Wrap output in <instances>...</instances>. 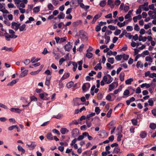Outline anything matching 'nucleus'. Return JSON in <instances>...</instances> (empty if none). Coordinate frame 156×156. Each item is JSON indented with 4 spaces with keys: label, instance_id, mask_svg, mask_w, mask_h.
Listing matches in <instances>:
<instances>
[{
    "label": "nucleus",
    "instance_id": "1",
    "mask_svg": "<svg viewBox=\"0 0 156 156\" xmlns=\"http://www.w3.org/2000/svg\"><path fill=\"white\" fill-rule=\"evenodd\" d=\"M113 78L109 74H107L103 77L102 80L101 82V85L103 86L105 85L104 82L105 83L109 84L111 83L113 80Z\"/></svg>",
    "mask_w": 156,
    "mask_h": 156
},
{
    "label": "nucleus",
    "instance_id": "2",
    "mask_svg": "<svg viewBox=\"0 0 156 156\" xmlns=\"http://www.w3.org/2000/svg\"><path fill=\"white\" fill-rule=\"evenodd\" d=\"M148 2H146L142 5H140L139 6L143 10L147 11L149 10V8L148 7Z\"/></svg>",
    "mask_w": 156,
    "mask_h": 156
},
{
    "label": "nucleus",
    "instance_id": "3",
    "mask_svg": "<svg viewBox=\"0 0 156 156\" xmlns=\"http://www.w3.org/2000/svg\"><path fill=\"white\" fill-rule=\"evenodd\" d=\"M90 85L89 83H84L82 87V89L83 91L86 92L90 88Z\"/></svg>",
    "mask_w": 156,
    "mask_h": 156
},
{
    "label": "nucleus",
    "instance_id": "4",
    "mask_svg": "<svg viewBox=\"0 0 156 156\" xmlns=\"http://www.w3.org/2000/svg\"><path fill=\"white\" fill-rule=\"evenodd\" d=\"M39 97L41 99L47 100L49 99L50 97L46 93H41L39 94Z\"/></svg>",
    "mask_w": 156,
    "mask_h": 156
},
{
    "label": "nucleus",
    "instance_id": "5",
    "mask_svg": "<svg viewBox=\"0 0 156 156\" xmlns=\"http://www.w3.org/2000/svg\"><path fill=\"white\" fill-rule=\"evenodd\" d=\"M117 129L119 130V131L118 134V136L117 138V140L118 141H119L121 140V138L122 137V135L121 134V133L122 132V127L121 126H119L118 128Z\"/></svg>",
    "mask_w": 156,
    "mask_h": 156
},
{
    "label": "nucleus",
    "instance_id": "6",
    "mask_svg": "<svg viewBox=\"0 0 156 156\" xmlns=\"http://www.w3.org/2000/svg\"><path fill=\"white\" fill-rule=\"evenodd\" d=\"M20 25V23L18 24L15 22H13L12 23V28L16 30L17 31L19 29V26Z\"/></svg>",
    "mask_w": 156,
    "mask_h": 156
},
{
    "label": "nucleus",
    "instance_id": "7",
    "mask_svg": "<svg viewBox=\"0 0 156 156\" xmlns=\"http://www.w3.org/2000/svg\"><path fill=\"white\" fill-rule=\"evenodd\" d=\"M115 84H116V87H117L118 85V83L117 82H113L110 84L109 85L108 90L109 91H111L115 87Z\"/></svg>",
    "mask_w": 156,
    "mask_h": 156
},
{
    "label": "nucleus",
    "instance_id": "8",
    "mask_svg": "<svg viewBox=\"0 0 156 156\" xmlns=\"http://www.w3.org/2000/svg\"><path fill=\"white\" fill-rule=\"evenodd\" d=\"M72 45L69 42L67 44H66L64 47L66 51H69L71 49Z\"/></svg>",
    "mask_w": 156,
    "mask_h": 156
},
{
    "label": "nucleus",
    "instance_id": "9",
    "mask_svg": "<svg viewBox=\"0 0 156 156\" xmlns=\"http://www.w3.org/2000/svg\"><path fill=\"white\" fill-rule=\"evenodd\" d=\"M0 50L1 51H10L12 50V48H8L6 46H4L2 47Z\"/></svg>",
    "mask_w": 156,
    "mask_h": 156
},
{
    "label": "nucleus",
    "instance_id": "10",
    "mask_svg": "<svg viewBox=\"0 0 156 156\" xmlns=\"http://www.w3.org/2000/svg\"><path fill=\"white\" fill-rule=\"evenodd\" d=\"M10 111L12 112H15L19 113H20L22 111L21 110L18 108H13L10 109Z\"/></svg>",
    "mask_w": 156,
    "mask_h": 156
},
{
    "label": "nucleus",
    "instance_id": "11",
    "mask_svg": "<svg viewBox=\"0 0 156 156\" xmlns=\"http://www.w3.org/2000/svg\"><path fill=\"white\" fill-rule=\"evenodd\" d=\"M28 70H25L22 72L19 76V77L22 78L27 75L28 73Z\"/></svg>",
    "mask_w": 156,
    "mask_h": 156
},
{
    "label": "nucleus",
    "instance_id": "12",
    "mask_svg": "<svg viewBox=\"0 0 156 156\" xmlns=\"http://www.w3.org/2000/svg\"><path fill=\"white\" fill-rule=\"evenodd\" d=\"M101 16V14L100 15H99L98 14H97L94 16V17L93 18L92 21V23L94 24L95 23V22L97 20L99 19Z\"/></svg>",
    "mask_w": 156,
    "mask_h": 156
},
{
    "label": "nucleus",
    "instance_id": "13",
    "mask_svg": "<svg viewBox=\"0 0 156 156\" xmlns=\"http://www.w3.org/2000/svg\"><path fill=\"white\" fill-rule=\"evenodd\" d=\"M18 80H19V79H16L15 80H12L11 82H10V83H8L7 84V85L12 86L14 84L16 83L18 81Z\"/></svg>",
    "mask_w": 156,
    "mask_h": 156
},
{
    "label": "nucleus",
    "instance_id": "14",
    "mask_svg": "<svg viewBox=\"0 0 156 156\" xmlns=\"http://www.w3.org/2000/svg\"><path fill=\"white\" fill-rule=\"evenodd\" d=\"M74 101L75 102V104L76 105H81L80 103V98H76L74 99Z\"/></svg>",
    "mask_w": 156,
    "mask_h": 156
},
{
    "label": "nucleus",
    "instance_id": "15",
    "mask_svg": "<svg viewBox=\"0 0 156 156\" xmlns=\"http://www.w3.org/2000/svg\"><path fill=\"white\" fill-rule=\"evenodd\" d=\"M147 135V133L145 131H142L141 132L140 134V136L141 138H145Z\"/></svg>",
    "mask_w": 156,
    "mask_h": 156
},
{
    "label": "nucleus",
    "instance_id": "16",
    "mask_svg": "<svg viewBox=\"0 0 156 156\" xmlns=\"http://www.w3.org/2000/svg\"><path fill=\"white\" fill-rule=\"evenodd\" d=\"M51 78V76L48 77V78L47 77L46 78L45 84L48 87H49L50 86V82Z\"/></svg>",
    "mask_w": 156,
    "mask_h": 156
},
{
    "label": "nucleus",
    "instance_id": "17",
    "mask_svg": "<svg viewBox=\"0 0 156 156\" xmlns=\"http://www.w3.org/2000/svg\"><path fill=\"white\" fill-rule=\"evenodd\" d=\"M60 132L62 134H64L66 133H68L69 130L66 128H63L61 129Z\"/></svg>",
    "mask_w": 156,
    "mask_h": 156
},
{
    "label": "nucleus",
    "instance_id": "18",
    "mask_svg": "<svg viewBox=\"0 0 156 156\" xmlns=\"http://www.w3.org/2000/svg\"><path fill=\"white\" fill-rule=\"evenodd\" d=\"M106 0H103L100 2L99 5L101 7L105 6L107 3Z\"/></svg>",
    "mask_w": 156,
    "mask_h": 156
},
{
    "label": "nucleus",
    "instance_id": "19",
    "mask_svg": "<svg viewBox=\"0 0 156 156\" xmlns=\"http://www.w3.org/2000/svg\"><path fill=\"white\" fill-rule=\"evenodd\" d=\"M125 74L123 72H121L119 76V79L121 81H123L124 80Z\"/></svg>",
    "mask_w": 156,
    "mask_h": 156
},
{
    "label": "nucleus",
    "instance_id": "20",
    "mask_svg": "<svg viewBox=\"0 0 156 156\" xmlns=\"http://www.w3.org/2000/svg\"><path fill=\"white\" fill-rule=\"evenodd\" d=\"M26 25L25 24H23L21 26H20L19 28V29L20 31H25L26 30Z\"/></svg>",
    "mask_w": 156,
    "mask_h": 156
},
{
    "label": "nucleus",
    "instance_id": "21",
    "mask_svg": "<svg viewBox=\"0 0 156 156\" xmlns=\"http://www.w3.org/2000/svg\"><path fill=\"white\" fill-rule=\"evenodd\" d=\"M143 64L142 63L141 61H138L137 62L136 66L137 68H139V67L142 68L143 67Z\"/></svg>",
    "mask_w": 156,
    "mask_h": 156
},
{
    "label": "nucleus",
    "instance_id": "22",
    "mask_svg": "<svg viewBox=\"0 0 156 156\" xmlns=\"http://www.w3.org/2000/svg\"><path fill=\"white\" fill-rule=\"evenodd\" d=\"M95 115V113H91L87 115L86 116L87 120H89L90 118L94 116Z\"/></svg>",
    "mask_w": 156,
    "mask_h": 156
},
{
    "label": "nucleus",
    "instance_id": "23",
    "mask_svg": "<svg viewBox=\"0 0 156 156\" xmlns=\"http://www.w3.org/2000/svg\"><path fill=\"white\" fill-rule=\"evenodd\" d=\"M94 68L95 70H97L98 69L101 70L102 68V67L101 66V63H99L97 64L94 67Z\"/></svg>",
    "mask_w": 156,
    "mask_h": 156
},
{
    "label": "nucleus",
    "instance_id": "24",
    "mask_svg": "<svg viewBox=\"0 0 156 156\" xmlns=\"http://www.w3.org/2000/svg\"><path fill=\"white\" fill-rule=\"evenodd\" d=\"M133 80V78H129L126 80L125 83L127 85L130 84L131 83V82Z\"/></svg>",
    "mask_w": 156,
    "mask_h": 156
},
{
    "label": "nucleus",
    "instance_id": "25",
    "mask_svg": "<svg viewBox=\"0 0 156 156\" xmlns=\"http://www.w3.org/2000/svg\"><path fill=\"white\" fill-rule=\"evenodd\" d=\"M140 86L141 88H143L145 87H146L147 88H148L150 87V85L149 84H147V83H143L142 84H141Z\"/></svg>",
    "mask_w": 156,
    "mask_h": 156
},
{
    "label": "nucleus",
    "instance_id": "26",
    "mask_svg": "<svg viewBox=\"0 0 156 156\" xmlns=\"http://www.w3.org/2000/svg\"><path fill=\"white\" fill-rule=\"evenodd\" d=\"M69 76V73H64L63 76L62 77L61 79L62 80H64L67 78H68Z\"/></svg>",
    "mask_w": 156,
    "mask_h": 156
},
{
    "label": "nucleus",
    "instance_id": "27",
    "mask_svg": "<svg viewBox=\"0 0 156 156\" xmlns=\"http://www.w3.org/2000/svg\"><path fill=\"white\" fill-rule=\"evenodd\" d=\"M47 139L49 140H53V136L51 133H48L46 136Z\"/></svg>",
    "mask_w": 156,
    "mask_h": 156
},
{
    "label": "nucleus",
    "instance_id": "28",
    "mask_svg": "<svg viewBox=\"0 0 156 156\" xmlns=\"http://www.w3.org/2000/svg\"><path fill=\"white\" fill-rule=\"evenodd\" d=\"M5 37L6 38V40L7 41H9L10 40V35H9L7 32H5Z\"/></svg>",
    "mask_w": 156,
    "mask_h": 156
},
{
    "label": "nucleus",
    "instance_id": "29",
    "mask_svg": "<svg viewBox=\"0 0 156 156\" xmlns=\"http://www.w3.org/2000/svg\"><path fill=\"white\" fill-rule=\"evenodd\" d=\"M18 149L19 151H21L22 152L21 154H23L25 152V150L24 149H23L22 147L20 145H18Z\"/></svg>",
    "mask_w": 156,
    "mask_h": 156
},
{
    "label": "nucleus",
    "instance_id": "30",
    "mask_svg": "<svg viewBox=\"0 0 156 156\" xmlns=\"http://www.w3.org/2000/svg\"><path fill=\"white\" fill-rule=\"evenodd\" d=\"M120 151V149L119 147H115L112 152L113 153H118Z\"/></svg>",
    "mask_w": 156,
    "mask_h": 156
},
{
    "label": "nucleus",
    "instance_id": "31",
    "mask_svg": "<svg viewBox=\"0 0 156 156\" xmlns=\"http://www.w3.org/2000/svg\"><path fill=\"white\" fill-rule=\"evenodd\" d=\"M65 14L62 12H60L58 16V18L59 19H63L65 17Z\"/></svg>",
    "mask_w": 156,
    "mask_h": 156
},
{
    "label": "nucleus",
    "instance_id": "32",
    "mask_svg": "<svg viewBox=\"0 0 156 156\" xmlns=\"http://www.w3.org/2000/svg\"><path fill=\"white\" fill-rule=\"evenodd\" d=\"M73 84L74 83L73 81H71L67 84L66 86L68 88H69L73 86Z\"/></svg>",
    "mask_w": 156,
    "mask_h": 156
},
{
    "label": "nucleus",
    "instance_id": "33",
    "mask_svg": "<svg viewBox=\"0 0 156 156\" xmlns=\"http://www.w3.org/2000/svg\"><path fill=\"white\" fill-rule=\"evenodd\" d=\"M145 60L146 61L149 62L151 63L153 62L152 59L151 57L149 56H147L145 57Z\"/></svg>",
    "mask_w": 156,
    "mask_h": 156
},
{
    "label": "nucleus",
    "instance_id": "34",
    "mask_svg": "<svg viewBox=\"0 0 156 156\" xmlns=\"http://www.w3.org/2000/svg\"><path fill=\"white\" fill-rule=\"evenodd\" d=\"M40 7L37 6L34 8L33 10L34 12L35 13H37L38 12L40 11Z\"/></svg>",
    "mask_w": 156,
    "mask_h": 156
},
{
    "label": "nucleus",
    "instance_id": "35",
    "mask_svg": "<svg viewBox=\"0 0 156 156\" xmlns=\"http://www.w3.org/2000/svg\"><path fill=\"white\" fill-rule=\"evenodd\" d=\"M15 4L16 5L17 7L18 8L19 7V4L22 2L21 0H14Z\"/></svg>",
    "mask_w": 156,
    "mask_h": 156
},
{
    "label": "nucleus",
    "instance_id": "36",
    "mask_svg": "<svg viewBox=\"0 0 156 156\" xmlns=\"http://www.w3.org/2000/svg\"><path fill=\"white\" fill-rule=\"evenodd\" d=\"M108 61L111 64L114 63V59L113 58H109L108 59Z\"/></svg>",
    "mask_w": 156,
    "mask_h": 156
},
{
    "label": "nucleus",
    "instance_id": "37",
    "mask_svg": "<svg viewBox=\"0 0 156 156\" xmlns=\"http://www.w3.org/2000/svg\"><path fill=\"white\" fill-rule=\"evenodd\" d=\"M0 11L1 12H3V14H5V13L9 14V11L5 9V7H4L3 8H2L0 10Z\"/></svg>",
    "mask_w": 156,
    "mask_h": 156
},
{
    "label": "nucleus",
    "instance_id": "38",
    "mask_svg": "<svg viewBox=\"0 0 156 156\" xmlns=\"http://www.w3.org/2000/svg\"><path fill=\"white\" fill-rule=\"evenodd\" d=\"M86 57L89 58H90L93 56V54L91 52H87V53L86 54Z\"/></svg>",
    "mask_w": 156,
    "mask_h": 156
},
{
    "label": "nucleus",
    "instance_id": "39",
    "mask_svg": "<svg viewBox=\"0 0 156 156\" xmlns=\"http://www.w3.org/2000/svg\"><path fill=\"white\" fill-rule=\"evenodd\" d=\"M149 54V52L147 50H146L143 52L142 53V55L143 57L145 56L146 55H148Z\"/></svg>",
    "mask_w": 156,
    "mask_h": 156
},
{
    "label": "nucleus",
    "instance_id": "40",
    "mask_svg": "<svg viewBox=\"0 0 156 156\" xmlns=\"http://www.w3.org/2000/svg\"><path fill=\"white\" fill-rule=\"evenodd\" d=\"M105 43L107 44L110 40V37L109 36H105Z\"/></svg>",
    "mask_w": 156,
    "mask_h": 156
},
{
    "label": "nucleus",
    "instance_id": "41",
    "mask_svg": "<svg viewBox=\"0 0 156 156\" xmlns=\"http://www.w3.org/2000/svg\"><path fill=\"white\" fill-rule=\"evenodd\" d=\"M48 9L49 10H54V7L53 5L51 4V3H49L48 5Z\"/></svg>",
    "mask_w": 156,
    "mask_h": 156
},
{
    "label": "nucleus",
    "instance_id": "42",
    "mask_svg": "<svg viewBox=\"0 0 156 156\" xmlns=\"http://www.w3.org/2000/svg\"><path fill=\"white\" fill-rule=\"evenodd\" d=\"M62 115L60 114H58L57 115H54L53 116L52 118H55L57 119H59L61 117H62Z\"/></svg>",
    "mask_w": 156,
    "mask_h": 156
},
{
    "label": "nucleus",
    "instance_id": "43",
    "mask_svg": "<svg viewBox=\"0 0 156 156\" xmlns=\"http://www.w3.org/2000/svg\"><path fill=\"white\" fill-rule=\"evenodd\" d=\"M150 127L152 129H154L156 128V124L154 123H151Z\"/></svg>",
    "mask_w": 156,
    "mask_h": 156
},
{
    "label": "nucleus",
    "instance_id": "44",
    "mask_svg": "<svg viewBox=\"0 0 156 156\" xmlns=\"http://www.w3.org/2000/svg\"><path fill=\"white\" fill-rule=\"evenodd\" d=\"M73 65V70L74 71H75L77 68V65L76 63L74 62H72Z\"/></svg>",
    "mask_w": 156,
    "mask_h": 156
},
{
    "label": "nucleus",
    "instance_id": "45",
    "mask_svg": "<svg viewBox=\"0 0 156 156\" xmlns=\"http://www.w3.org/2000/svg\"><path fill=\"white\" fill-rule=\"evenodd\" d=\"M122 57L124 60H126L128 59L129 56L128 55L123 54L122 55Z\"/></svg>",
    "mask_w": 156,
    "mask_h": 156
},
{
    "label": "nucleus",
    "instance_id": "46",
    "mask_svg": "<svg viewBox=\"0 0 156 156\" xmlns=\"http://www.w3.org/2000/svg\"><path fill=\"white\" fill-rule=\"evenodd\" d=\"M122 55H118L115 57V59L116 60L119 61H120L122 58Z\"/></svg>",
    "mask_w": 156,
    "mask_h": 156
},
{
    "label": "nucleus",
    "instance_id": "47",
    "mask_svg": "<svg viewBox=\"0 0 156 156\" xmlns=\"http://www.w3.org/2000/svg\"><path fill=\"white\" fill-rule=\"evenodd\" d=\"M78 130L77 129H74L72 131V136H74L77 133V131Z\"/></svg>",
    "mask_w": 156,
    "mask_h": 156
},
{
    "label": "nucleus",
    "instance_id": "48",
    "mask_svg": "<svg viewBox=\"0 0 156 156\" xmlns=\"http://www.w3.org/2000/svg\"><path fill=\"white\" fill-rule=\"evenodd\" d=\"M151 23H149L147 24H145L144 25V28L145 29H147L150 28L151 27Z\"/></svg>",
    "mask_w": 156,
    "mask_h": 156
},
{
    "label": "nucleus",
    "instance_id": "49",
    "mask_svg": "<svg viewBox=\"0 0 156 156\" xmlns=\"http://www.w3.org/2000/svg\"><path fill=\"white\" fill-rule=\"evenodd\" d=\"M100 111L101 110L98 107H97L95 108V111L97 114L98 115L100 113Z\"/></svg>",
    "mask_w": 156,
    "mask_h": 156
},
{
    "label": "nucleus",
    "instance_id": "50",
    "mask_svg": "<svg viewBox=\"0 0 156 156\" xmlns=\"http://www.w3.org/2000/svg\"><path fill=\"white\" fill-rule=\"evenodd\" d=\"M40 72L39 70H37L36 71H32L30 72V74L31 75H36L38 74Z\"/></svg>",
    "mask_w": 156,
    "mask_h": 156
},
{
    "label": "nucleus",
    "instance_id": "51",
    "mask_svg": "<svg viewBox=\"0 0 156 156\" xmlns=\"http://www.w3.org/2000/svg\"><path fill=\"white\" fill-rule=\"evenodd\" d=\"M58 0H52V4L55 6L57 5L58 3Z\"/></svg>",
    "mask_w": 156,
    "mask_h": 156
},
{
    "label": "nucleus",
    "instance_id": "52",
    "mask_svg": "<svg viewBox=\"0 0 156 156\" xmlns=\"http://www.w3.org/2000/svg\"><path fill=\"white\" fill-rule=\"evenodd\" d=\"M8 6L9 8H16V7L14 6V4L12 3H8L7 5Z\"/></svg>",
    "mask_w": 156,
    "mask_h": 156
},
{
    "label": "nucleus",
    "instance_id": "53",
    "mask_svg": "<svg viewBox=\"0 0 156 156\" xmlns=\"http://www.w3.org/2000/svg\"><path fill=\"white\" fill-rule=\"evenodd\" d=\"M125 22H124L122 23H121L119 22H118L117 23V25H118L119 27H122L123 26H124L125 25Z\"/></svg>",
    "mask_w": 156,
    "mask_h": 156
},
{
    "label": "nucleus",
    "instance_id": "54",
    "mask_svg": "<svg viewBox=\"0 0 156 156\" xmlns=\"http://www.w3.org/2000/svg\"><path fill=\"white\" fill-rule=\"evenodd\" d=\"M132 122L133 125H136L137 123V121L136 119H133L131 120Z\"/></svg>",
    "mask_w": 156,
    "mask_h": 156
},
{
    "label": "nucleus",
    "instance_id": "55",
    "mask_svg": "<svg viewBox=\"0 0 156 156\" xmlns=\"http://www.w3.org/2000/svg\"><path fill=\"white\" fill-rule=\"evenodd\" d=\"M28 146L29 147H31V148L33 149L34 148L35 146H36V144L34 143H32L30 145H28Z\"/></svg>",
    "mask_w": 156,
    "mask_h": 156
},
{
    "label": "nucleus",
    "instance_id": "56",
    "mask_svg": "<svg viewBox=\"0 0 156 156\" xmlns=\"http://www.w3.org/2000/svg\"><path fill=\"white\" fill-rule=\"evenodd\" d=\"M80 122L79 120L77 121H73L70 124H75V125H77L78 124L80 123Z\"/></svg>",
    "mask_w": 156,
    "mask_h": 156
},
{
    "label": "nucleus",
    "instance_id": "57",
    "mask_svg": "<svg viewBox=\"0 0 156 156\" xmlns=\"http://www.w3.org/2000/svg\"><path fill=\"white\" fill-rule=\"evenodd\" d=\"M53 53L55 58L56 59H58V58L59 54L58 53H55L54 52H53Z\"/></svg>",
    "mask_w": 156,
    "mask_h": 156
},
{
    "label": "nucleus",
    "instance_id": "58",
    "mask_svg": "<svg viewBox=\"0 0 156 156\" xmlns=\"http://www.w3.org/2000/svg\"><path fill=\"white\" fill-rule=\"evenodd\" d=\"M31 101H37V98L34 96H32L30 97Z\"/></svg>",
    "mask_w": 156,
    "mask_h": 156
},
{
    "label": "nucleus",
    "instance_id": "59",
    "mask_svg": "<svg viewBox=\"0 0 156 156\" xmlns=\"http://www.w3.org/2000/svg\"><path fill=\"white\" fill-rule=\"evenodd\" d=\"M112 109H111L108 112L107 114V116L108 117H110L111 116V115L112 114Z\"/></svg>",
    "mask_w": 156,
    "mask_h": 156
},
{
    "label": "nucleus",
    "instance_id": "60",
    "mask_svg": "<svg viewBox=\"0 0 156 156\" xmlns=\"http://www.w3.org/2000/svg\"><path fill=\"white\" fill-rule=\"evenodd\" d=\"M16 125H13L12 126H10L8 127V129L9 130L11 131L13 130L14 128H16Z\"/></svg>",
    "mask_w": 156,
    "mask_h": 156
},
{
    "label": "nucleus",
    "instance_id": "61",
    "mask_svg": "<svg viewBox=\"0 0 156 156\" xmlns=\"http://www.w3.org/2000/svg\"><path fill=\"white\" fill-rule=\"evenodd\" d=\"M129 94V92L128 90H126L123 93V95H124L127 96Z\"/></svg>",
    "mask_w": 156,
    "mask_h": 156
},
{
    "label": "nucleus",
    "instance_id": "62",
    "mask_svg": "<svg viewBox=\"0 0 156 156\" xmlns=\"http://www.w3.org/2000/svg\"><path fill=\"white\" fill-rule=\"evenodd\" d=\"M149 103V105L151 106H152L153 105V101L152 99H150L148 101Z\"/></svg>",
    "mask_w": 156,
    "mask_h": 156
},
{
    "label": "nucleus",
    "instance_id": "63",
    "mask_svg": "<svg viewBox=\"0 0 156 156\" xmlns=\"http://www.w3.org/2000/svg\"><path fill=\"white\" fill-rule=\"evenodd\" d=\"M133 28L131 26H128L126 27V30L127 31H131L133 30Z\"/></svg>",
    "mask_w": 156,
    "mask_h": 156
},
{
    "label": "nucleus",
    "instance_id": "64",
    "mask_svg": "<svg viewBox=\"0 0 156 156\" xmlns=\"http://www.w3.org/2000/svg\"><path fill=\"white\" fill-rule=\"evenodd\" d=\"M121 31L120 30H117L114 32V34L118 35L121 33Z\"/></svg>",
    "mask_w": 156,
    "mask_h": 156
}]
</instances>
